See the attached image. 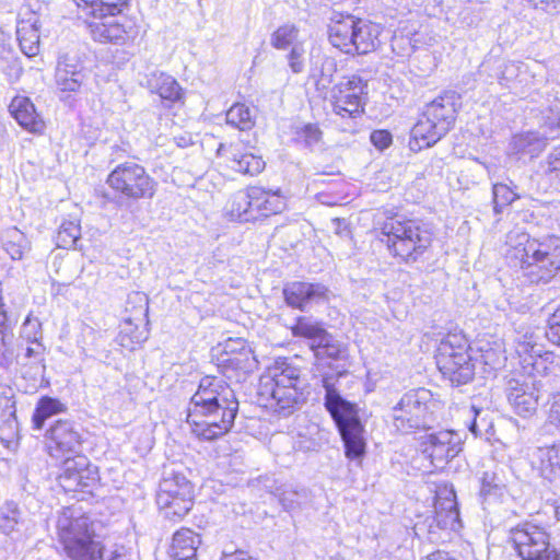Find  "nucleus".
<instances>
[{
  "label": "nucleus",
  "instance_id": "obj_1",
  "mask_svg": "<svg viewBox=\"0 0 560 560\" xmlns=\"http://www.w3.org/2000/svg\"><path fill=\"white\" fill-rule=\"evenodd\" d=\"M238 407L235 392L223 378L206 375L190 398L187 423L197 439L215 441L232 430Z\"/></svg>",
  "mask_w": 560,
  "mask_h": 560
},
{
  "label": "nucleus",
  "instance_id": "obj_2",
  "mask_svg": "<svg viewBox=\"0 0 560 560\" xmlns=\"http://www.w3.org/2000/svg\"><path fill=\"white\" fill-rule=\"evenodd\" d=\"M506 244L509 257L530 283L548 282L560 270V237L556 235L534 238L514 230L506 235Z\"/></svg>",
  "mask_w": 560,
  "mask_h": 560
},
{
  "label": "nucleus",
  "instance_id": "obj_3",
  "mask_svg": "<svg viewBox=\"0 0 560 560\" xmlns=\"http://www.w3.org/2000/svg\"><path fill=\"white\" fill-rule=\"evenodd\" d=\"M85 16L92 38L100 43L126 45L138 35L136 24L128 18L118 15L127 0H73Z\"/></svg>",
  "mask_w": 560,
  "mask_h": 560
},
{
  "label": "nucleus",
  "instance_id": "obj_4",
  "mask_svg": "<svg viewBox=\"0 0 560 560\" xmlns=\"http://www.w3.org/2000/svg\"><path fill=\"white\" fill-rule=\"evenodd\" d=\"M305 384L301 369L283 358L276 361L272 375L260 381L259 395L268 408L279 417L287 418L305 402Z\"/></svg>",
  "mask_w": 560,
  "mask_h": 560
},
{
  "label": "nucleus",
  "instance_id": "obj_5",
  "mask_svg": "<svg viewBox=\"0 0 560 560\" xmlns=\"http://www.w3.org/2000/svg\"><path fill=\"white\" fill-rule=\"evenodd\" d=\"M324 407L334 420L349 459H359L365 454L364 425L359 417L357 404L347 400L336 387L334 376L324 375Z\"/></svg>",
  "mask_w": 560,
  "mask_h": 560
},
{
  "label": "nucleus",
  "instance_id": "obj_6",
  "mask_svg": "<svg viewBox=\"0 0 560 560\" xmlns=\"http://www.w3.org/2000/svg\"><path fill=\"white\" fill-rule=\"evenodd\" d=\"M459 98L456 92L446 91L424 106L421 118L410 132L409 147L412 151L434 145L451 130L456 120Z\"/></svg>",
  "mask_w": 560,
  "mask_h": 560
},
{
  "label": "nucleus",
  "instance_id": "obj_7",
  "mask_svg": "<svg viewBox=\"0 0 560 560\" xmlns=\"http://www.w3.org/2000/svg\"><path fill=\"white\" fill-rule=\"evenodd\" d=\"M378 25L352 14L334 12L328 25L330 44L348 55H365L378 43Z\"/></svg>",
  "mask_w": 560,
  "mask_h": 560
},
{
  "label": "nucleus",
  "instance_id": "obj_8",
  "mask_svg": "<svg viewBox=\"0 0 560 560\" xmlns=\"http://www.w3.org/2000/svg\"><path fill=\"white\" fill-rule=\"evenodd\" d=\"M388 249L405 262L417 261L431 246L432 233L415 220L388 218L381 228Z\"/></svg>",
  "mask_w": 560,
  "mask_h": 560
},
{
  "label": "nucleus",
  "instance_id": "obj_9",
  "mask_svg": "<svg viewBox=\"0 0 560 560\" xmlns=\"http://www.w3.org/2000/svg\"><path fill=\"white\" fill-rule=\"evenodd\" d=\"M106 184L117 195L103 196L121 207L126 200L151 199L155 195L158 183L145 168L136 162H124L108 174Z\"/></svg>",
  "mask_w": 560,
  "mask_h": 560
},
{
  "label": "nucleus",
  "instance_id": "obj_10",
  "mask_svg": "<svg viewBox=\"0 0 560 560\" xmlns=\"http://www.w3.org/2000/svg\"><path fill=\"white\" fill-rule=\"evenodd\" d=\"M368 101V80L359 74L343 77L330 91L334 115L343 131H353Z\"/></svg>",
  "mask_w": 560,
  "mask_h": 560
},
{
  "label": "nucleus",
  "instance_id": "obj_11",
  "mask_svg": "<svg viewBox=\"0 0 560 560\" xmlns=\"http://www.w3.org/2000/svg\"><path fill=\"white\" fill-rule=\"evenodd\" d=\"M436 366L453 385H465L472 381L475 363L468 353V342L463 334H447L439 343Z\"/></svg>",
  "mask_w": 560,
  "mask_h": 560
},
{
  "label": "nucleus",
  "instance_id": "obj_12",
  "mask_svg": "<svg viewBox=\"0 0 560 560\" xmlns=\"http://www.w3.org/2000/svg\"><path fill=\"white\" fill-rule=\"evenodd\" d=\"M431 404L429 390L418 388L407 392L392 408L393 425L404 434L429 429L433 422Z\"/></svg>",
  "mask_w": 560,
  "mask_h": 560
},
{
  "label": "nucleus",
  "instance_id": "obj_13",
  "mask_svg": "<svg viewBox=\"0 0 560 560\" xmlns=\"http://www.w3.org/2000/svg\"><path fill=\"white\" fill-rule=\"evenodd\" d=\"M508 542L521 560H560L547 528L534 522L525 521L511 527Z\"/></svg>",
  "mask_w": 560,
  "mask_h": 560
},
{
  "label": "nucleus",
  "instance_id": "obj_14",
  "mask_svg": "<svg viewBox=\"0 0 560 560\" xmlns=\"http://www.w3.org/2000/svg\"><path fill=\"white\" fill-rule=\"evenodd\" d=\"M194 485L179 471H165L159 485L156 503L164 516L172 521H179L194 505Z\"/></svg>",
  "mask_w": 560,
  "mask_h": 560
},
{
  "label": "nucleus",
  "instance_id": "obj_15",
  "mask_svg": "<svg viewBox=\"0 0 560 560\" xmlns=\"http://www.w3.org/2000/svg\"><path fill=\"white\" fill-rule=\"evenodd\" d=\"M294 337L310 340V347L317 361L342 360L347 357L346 346L329 334L320 323L301 316L291 327Z\"/></svg>",
  "mask_w": 560,
  "mask_h": 560
},
{
  "label": "nucleus",
  "instance_id": "obj_16",
  "mask_svg": "<svg viewBox=\"0 0 560 560\" xmlns=\"http://www.w3.org/2000/svg\"><path fill=\"white\" fill-rule=\"evenodd\" d=\"M97 527H100L98 522L84 514L75 516L71 509H66L57 521L59 541L63 550H69L71 553H77L79 540L98 535Z\"/></svg>",
  "mask_w": 560,
  "mask_h": 560
},
{
  "label": "nucleus",
  "instance_id": "obj_17",
  "mask_svg": "<svg viewBox=\"0 0 560 560\" xmlns=\"http://www.w3.org/2000/svg\"><path fill=\"white\" fill-rule=\"evenodd\" d=\"M86 80L88 74L78 52L59 54L55 70V82L59 91L79 93Z\"/></svg>",
  "mask_w": 560,
  "mask_h": 560
},
{
  "label": "nucleus",
  "instance_id": "obj_18",
  "mask_svg": "<svg viewBox=\"0 0 560 560\" xmlns=\"http://www.w3.org/2000/svg\"><path fill=\"white\" fill-rule=\"evenodd\" d=\"M97 480L96 467H92L85 456L77 455L63 462L59 482L66 491H88Z\"/></svg>",
  "mask_w": 560,
  "mask_h": 560
},
{
  "label": "nucleus",
  "instance_id": "obj_19",
  "mask_svg": "<svg viewBox=\"0 0 560 560\" xmlns=\"http://www.w3.org/2000/svg\"><path fill=\"white\" fill-rule=\"evenodd\" d=\"M422 447V452L431 459L432 465L442 469L462 451L460 438L450 430L431 433L425 436Z\"/></svg>",
  "mask_w": 560,
  "mask_h": 560
},
{
  "label": "nucleus",
  "instance_id": "obj_20",
  "mask_svg": "<svg viewBox=\"0 0 560 560\" xmlns=\"http://www.w3.org/2000/svg\"><path fill=\"white\" fill-rule=\"evenodd\" d=\"M45 438L51 455H55L54 452L78 453L82 443L77 425L69 420H57L46 430Z\"/></svg>",
  "mask_w": 560,
  "mask_h": 560
},
{
  "label": "nucleus",
  "instance_id": "obj_21",
  "mask_svg": "<svg viewBox=\"0 0 560 560\" xmlns=\"http://www.w3.org/2000/svg\"><path fill=\"white\" fill-rule=\"evenodd\" d=\"M506 397L515 412L522 417L532 416L538 406V392L534 383L510 380Z\"/></svg>",
  "mask_w": 560,
  "mask_h": 560
},
{
  "label": "nucleus",
  "instance_id": "obj_22",
  "mask_svg": "<svg viewBox=\"0 0 560 560\" xmlns=\"http://www.w3.org/2000/svg\"><path fill=\"white\" fill-rule=\"evenodd\" d=\"M424 526L428 528L430 540L435 539V528L451 530L459 528V512L456 502L454 500L438 502L435 504V514L433 516H428L423 524H416L415 529L418 533L422 530Z\"/></svg>",
  "mask_w": 560,
  "mask_h": 560
},
{
  "label": "nucleus",
  "instance_id": "obj_23",
  "mask_svg": "<svg viewBox=\"0 0 560 560\" xmlns=\"http://www.w3.org/2000/svg\"><path fill=\"white\" fill-rule=\"evenodd\" d=\"M328 289L320 283L291 282L283 288L288 305L304 310L310 303L326 300Z\"/></svg>",
  "mask_w": 560,
  "mask_h": 560
},
{
  "label": "nucleus",
  "instance_id": "obj_24",
  "mask_svg": "<svg viewBox=\"0 0 560 560\" xmlns=\"http://www.w3.org/2000/svg\"><path fill=\"white\" fill-rule=\"evenodd\" d=\"M9 112L26 131L38 135L43 133L45 121L28 97L22 95L13 97L9 105Z\"/></svg>",
  "mask_w": 560,
  "mask_h": 560
},
{
  "label": "nucleus",
  "instance_id": "obj_25",
  "mask_svg": "<svg viewBox=\"0 0 560 560\" xmlns=\"http://www.w3.org/2000/svg\"><path fill=\"white\" fill-rule=\"evenodd\" d=\"M336 72L337 61L335 58L322 54L311 55L308 78L319 95L325 96L327 94Z\"/></svg>",
  "mask_w": 560,
  "mask_h": 560
},
{
  "label": "nucleus",
  "instance_id": "obj_26",
  "mask_svg": "<svg viewBox=\"0 0 560 560\" xmlns=\"http://www.w3.org/2000/svg\"><path fill=\"white\" fill-rule=\"evenodd\" d=\"M145 86L151 93L172 103L180 101L183 96V89L176 79L163 71L155 70L147 74Z\"/></svg>",
  "mask_w": 560,
  "mask_h": 560
},
{
  "label": "nucleus",
  "instance_id": "obj_27",
  "mask_svg": "<svg viewBox=\"0 0 560 560\" xmlns=\"http://www.w3.org/2000/svg\"><path fill=\"white\" fill-rule=\"evenodd\" d=\"M201 544L200 535L190 528L183 527L174 533L170 556L174 560H192Z\"/></svg>",
  "mask_w": 560,
  "mask_h": 560
},
{
  "label": "nucleus",
  "instance_id": "obj_28",
  "mask_svg": "<svg viewBox=\"0 0 560 560\" xmlns=\"http://www.w3.org/2000/svg\"><path fill=\"white\" fill-rule=\"evenodd\" d=\"M259 194L257 186L235 192L230 201L229 211L231 217L244 222L257 219L255 207Z\"/></svg>",
  "mask_w": 560,
  "mask_h": 560
},
{
  "label": "nucleus",
  "instance_id": "obj_29",
  "mask_svg": "<svg viewBox=\"0 0 560 560\" xmlns=\"http://www.w3.org/2000/svg\"><path fill=\"white\" fill-rule=\"evenodd\" d=\"M218 153H229L231 155L232 168L238 173L255 176L261 173L266 166L265 161L261 156L253 153L240 154L237 150L232 145H225L221 143L218 148Z\"/></svg>",
  "mask_w": 560,
  "mask_h": 560
},
{
  "label": "nucleus",
  "instance_id": "obj_30",
  "mask_svg": "<svg viewBox=\"0 0 560 560\" xmlns=\"http://www.w3.org/2000/svg\"><path fill=\"white\" fill-rule=\"evenodd\" d=\"M546 138L534 131L517 133L510 142L511 154L533 160L546 148Z\"/></svg>",
  "mask_w": 560,
  "mask_h": 560
},
{
  "label": "nucleus",
  "instance_id": "obj_31",
  "mask_svg": "<svg viewBox=\"0 0 560 560\" xmlns=\"http://www.w3.org/2000/svg\"><path fill=\"white\" fill-rule=\"evenodd\" d=\"M506 493V485L504 477L497 470L483 471L480 478L479 497L482 504L497 502Z\"/></svg>",
  "mask_w": 560,
  "mask_h": 560
},
{
  "label": "nucleus",
  "instance_id": "obj_32",
  "mask_svg": "<svg viewBox=\"0 0 560 560\" xmlns=\"http://www.w3.org/2000/svg\"><path fill=\"white\" fill-rule=\"evenodd\" d=\"M67 410L65 404H62L59 399L43 396L37 401L33 416H32V429L34 431H40L44 429L45 421L52 416L62 413Z\"/></svg>",
  "mask_w": 560,
  "mask_h": 560
},
{
  "label": "nucleus",
  "instance_id": "obj_33",
  "mask_svg": "<svg viewBox=\"0 0 560 560\" xmlns=\"http://www.w3.org/2000/svg\"><path fill=\"white\" fill-rule=\"evenodd\" d=\"M16 34L22 52L27 57L36 56L39 51V20L22 22Z\"/></svg>",
  "mask_w": 560,
  "mask_h": 560
},
{
  "label": "nucleus",
  "instance_id": "obj_34",
  "mask_svg": "<svg viewBox=\"0 0 560 560\" xmlns=\"http://www.w3.org/2000/svg\"><path fill=\"white\" fill-rule=\"evenodd\" d=\"M258 191L260 194L257 195L258 201L255 207L257 217H269L280 213L285 209L287 202L279 188L276 190H266L262 187H258Z\"/></svg>",
  "mask_w": 560,
  "mask_h": 560
},
{
  "label": "nucleus",
  "instance_id": "obj_35",
  "mask_svg": "<svg viewBox=\"0 0 560 560\" xmlns=\"http://www.w3.org/2000/svg\"><path fill=\"white\" fill-rule=\"evenodd\" d=\"M2 247L13 260L22 259L30 249V242L25 234L16 228L7 229L1 236Z\"/></svg>",
  "mask_w": 560,
  "mask_h": 560
},
{
  "label": "nucleus",
  "instance_id": "obj_36",
  "mask_svg": "<svg viewBox=\"0 0 560 560\" xmlns=\"http://www.w3.org/2000/svg\"><path fill=\"white\" fill-rule=\"evenodd\" d=\"M104 544L101 535L90 536L78 541L77 553L65 550L71 560H94L100 552L104 551Z\"/></svg>",
  "mask_w": 560,
  "mask_h": 560
},
{
  "label": "nucleus",
  "instance_id": "obj_37",
  "mask_svg": "<svg viewBox=\"0 0 560 560\" xmlns=\"http://www.w3.org/2000/svg\"><path fill=\"white\" fill-rule=\"evenodd\" d=\"M255 364L256 360L253 357L252 350H245V352H238L236 355L221 359V366L224 373L235 372L236 376L252 372Z\"/></svg>",
  "mask_w": 560,
  "mask_h": 560
},
{
  "label": "nucleus",
  "instance_id": "obj_38",
  "mask_svg": "<svg viewBox=\"0 0 560 560\" xmlns=\"http://www.w3.org/2000/svg\"><path fill=\"white\" fill-rule=\"evenodd\" d=\"M516 186L513 187L503 184L497 183L492 186V203L494 213L501 214L503 209L510 205H512L515 200L520 199L522 196L516 191Z\"/></svg>",
  "mask_w": 560,
  "mask_h": 560
},
{
  "label": "nucleus",
  "instance_id": "obj_39",
  "mask_svg": "<svg viewBox=\"0 0 560 560\" xmlns=\"http://www.w3.org/2000/svg\"><path fill=\"white\" fill-rule=\"evenodd\" d=\"M80 236V222L78 220H65L58 229L56 244L60 248H74Z\"/></svg>",
  "mask_w": 560,
  "mask_h": 560
},
{
  "label": "nucleus",
  "instance_id": "obj_40",
  "mask_svg": "<svg viewBox=\"0 0 560 560\" xmlns=\"http://www.w3.org/2000/svg\"><path fill=\"white\" fill-rule=\"evenodd\" d=\"M279 501L285 511H293L308 499V491L304 487L284 486L278 489Z\"/></svg>",
  "mask_w": 560,
  "mask_h": 560
},
{
  "label": "nucleus",
  "instance_id": "obj_41",
  "mask_svg": "<svg viewBox=\"0 0 560 560\" xmlns=\"http://www.w3.org/2000/svg\"><path fill=\"white\" fill-rule=\"evenodd\" d=\"M541 469L551 480L560 479V444L541 450Z\"/></svg>",
  "mask_w": 560,
  "mask_h": 560
},
{
  "label": "nucleus",
  "instance_id": "obj_42",
  "mask_svg": "<svg viewBox=\"0 0 560 560\" xmlns=\"http://www.w3.org/2000/svg\"><path fill=\"white\" fill-rule=\"evenodd\" d=\"M20 521L21 511L15 502L8 501L0 508V530L3 534L10 535L18 530Z\"/></svg>",
  "mask_w": 560,
  "mask_h": 560
},
{
  "label": "nucleus",
  "instance_id": "obj_43",
  "mask_svg": "<svg viewBox=\"0 0 560 560\" xmlns=\"http://www.w3.org/2000/svg\"><path fill=\"white\" fill-rule=\"evenodd\" d=\"M226 122L242 131L249 130L254 126L250 109L244 104H234L226 112Z\"/></svg>",
  "mask_w": 560,
  "mask_h": 560
},
{
  "label": "nucleus",
  "instance_id": "obj_44",
  "mask_svg": "<svg viewBox=\"0 0 560 560\" xmlns=\"http://www.w3.org/2000/svg\"><path fill=\"white\" fill-rule=\"evenodd\" d=\"M300 30L294 24H284L279 26L272 34L270 43L276 49H287L295 45Z\"/></svg>",
  "mask_w": 560,
  "mask_h": 560
},
{
  "label": "nucleus",
  "instance_id": "obj_45",
  "mask_svg": "<svg viewBox=\"0 0 560 560\" xmlns=\"http://www.w3.org/2000/svg\"><path fill=\"white\" fill-rule=\"evenodd\" d=\"M524 66L516 63V62H509L504 66V69L502 71V75L500 78V84L505 85L510 89H513L514 86L510 85V83H522L523 82V75H526V71H522V68Z\"/></svg>",
  "mask_w": 560,
  "mask_h": 560
},
{
  "label": "nucleus",
  "instance_id": "obj_46",
  "mask_svg": "<svg viewBox=\"0 0 560 560\" xmlns=\"http://www.w3.org/2000/svg\"><path fill=\"white\" fill-rule=\"evenodd\" d=\"M542 173L550 180H560V147L555 148L541 164Z\"/></svg>",
  "mask_w": 560,
  "mask_h": 560
},
{
  "label": "nucleus",
  "instance_id": "obj_47",
  "mask_svg": "<svg viewBox=\"0 0 560 560\" xmlns=\"http://www.w3.org/2000/svg\"><path fill=\"white\" fill-rule=\"evenodd\" d=\"M0 70L4 73L10 83L19 81L23 73L21 61L15 55L9 56V58L4 60H0Z\"/></svg>",
  "mask_w": 560,
  "mask_h": 560
},
{
  "label": "nucleus",
  "instance_id": "obj_48",
  "mask_svg": "<svg viewBox=\"0 0 560 560\" xmlns=\"http://www.w3.org/2000/svg\"><path fill=\"white\" fill-rule=\"evenodd\" d=\"M322 139V131L317 125L306 124L296 131V140L307 148H313Z\"/></svg>",
  "mask_w": 560,
  "mask_h": 560
},
{
  "label": "nucleus",
  "instance_id": "obj_49",
  "mask_svg": "<svg viewBox=\"0 0 560 560\" xmlns=\"http://www.w3.org/2000/svg\"><path fill=\"white\" fill-rule=\"evenodd\" d=\"M21 336L28 342H38L43 337L40 322L27 316L22 325Z\"/></svg>",
  "mask_w": 560,
  "mask_h": 560
},
{
  "label": "nucleus",
  "instance_id": "obj_50",
  "mask_svg": "<svg viewBox=\"0 0 560 560\" xmlns=\"http://www.w3.org/2000/svg\"><path fill=\"white\" fill-rule=\"evenodd\" d=\"M304 47L302 44L293 45L290 52L287 56L289 67L291 71L295 74L304 71L305 60H304Z\"/></svg>",
  "mask_w": 560,
  "mask_h": 560
},
{
  "label": "nucleus",
  "instance_id": "obj_51",
  "mask_svg": "<svg viewBox=\"0 0 560 560\" xmlns=\"http://www.w3.org/2000/svg\"><path fill=\"white\" fill-rule=\"evenodd\" d=\"M529 8L546 13L557 15L560 13V0H523Z\"/></svg>",
  "mask_w": 560,
  "mask_h": 560
},
{
  "label": "nucleus",
  "instance_id": "obj_52",
  "mask_svg": "<svg viewBox=\"0 0 560 560\" xmlns=\"http://www.w3.org/2000/svg\"><path fill=\"white\" fill-rule=\"evenodd\" d=\"M245 350H252L245 339L230 338L225 341V343L223 346V353L221 354V359L226 358V357L236 355V353L245 352Z\"/></svg>",
  "mask_w": 560,
  "mask_h": 560
},
{
  "label": "nucleus",
  "instance_id": "obj_53",
  "mask_svg": "<svg viewBox=\"0 0 560 560\" xmlns=\"http://www.w3.org/2000/svg\"><path fill=\"white\" fill-rule=\"evenodd\" d=\"M370 141L376 149L383 151L392 144L393 138L388 130L378 129L371 132Z\"/></svg>",
  "mask_w": 560,
  "mask_h": 560
},
{
  "label": "nucleus",
  "instance_id": "obj_54",
  "mask_svg": "<svg viewBox=\"0 0 560 560\" xmlns=\"http://www.w3.org/2000/svg\"><path fill=\"white\" fill-rule=\"evenodd\" d=\"M481 413H482L481 408H477L475 405H472L470 407L469 415L472 416V420H471L470 424L468 425V429L476 436L481 435L482 431L485 430V427L487 425L486 419L480 418Z\"/></svg>",
  "mask_w": 560,
  "mask_h": 560
},
{
  "label": "nucleus",
  "instance_id": "obj_55",
  "mask_svg": "<svg viewBox=\"0 0 560 560\" xmlns=\"http://www.w3.org/2000/svg\"><path fill=\"white\" fill-rule=\"evenodd\" d=\"M13 335L0 331V366H7L12 362L13 352L8 349V340H11Z\"/></svg>",
  "mask_w": 560,
  "mask_h": 560
},
{
  "label": "nucleus",
  "instance_id": "obj_56",
  "mask_svg": "<svg viewBox=\"0 0 560 560\" xmlns=\"http://www.w3.org/2000/svg\"><path fill=\"white\" fill-rule=\"evenodd\" d=\"M545 125L550 129L560 128V103L548 108V113L545 114Z\"/></svg>",
  "mask_w": 560,
  "mask_h": 560
},
{
  "label": "nucleus",
  "instance_id": "obj_57",
  "mask_svg": "<svg viewBox=\"0 0 560 560\" xmlns=\"http://www.w3.org/2000/svg\"><path fill=\"white\" fill-rule=\"evenodd\" d=\"M548 423L555 425L560 431V393L553 397L548 415Z\"/></svg>",
  "mask_w": 560,
  "mask_h": 560
},
{
  "label": "nucleus",
  "instance_id": "obj_58",
  "mask_svg": "<svg viewBox=\"0 0 560 560\" xmlns=\"http://www.w3.org/2000/svg\"><path fill=\"white\" fill-rule=\"evenodd\" d=\"M545 335L548 341L560 347V323L547 320Z\"/></svg>",
  "mask_w": 560,
  "mask_h": 560
},
{
  "label": "nucleus",
  "instance_id": "obj_59",
  "mask_svg": "<svg viewBox=\"0 0 560 560\" xmlns=\"http://www.w3.org/2000/svg\"><path fill=\"white\" fill-rule=\"evenodd\" d=\"M13 55H15V54L12 48L10 35L0 31V60H4V59L9 58V56H13Z\"/></svg>",
  "mask_w": 560,
  "mask_h": 560
},
{
  "label": "nucleus",
  "instance_id": "obj_60",
  "mask_svg": "<svg viewBox=\"0 0 560 560\" xmlns=\"http://www.w3.org/2000/svg\"><path fill=\"white\" fill-rule=\"evenodd\" d=\"M220 560H258L252 556L248 551L237 549L232 552L224 551Z\"/></svg>",
  "mask_w": 560,
  "mask_h": 560
},
{
  "label": "nucleus",
  "instance_id": "obj_61",
  "mask_svg": "<svg viewBox=\"0 0 560 560\" xmlns=\"http://www.w3.org/2000/svg\"><path fill=\"white\" fill-rule=\"evenodd\" d=\"M4 304L0 306V331L8 332L9 335H13V325L10 322L7 312L3 308Z\"/></svg>",
  "mask_w": 560,
  "mask_h": 560
},
{
  "label": "nucleus",
  "instance_id": "obj_62",
  "mask_svg": "<svg viewBox=\"0 0 560 560\" xmlns=\"http://www.w3.org/2000/svg\"><path fill=\"white\" fill-rule=\"evenodd\" d=\"M129 144L122 143L121 145L115 144L112 147L110 162L126 156L129 153Z\"/></svg>",
  "mask_w": 560,
  "mask_h": 560
},
{
  "label": "nucleus",
  "instance_id": "obj_63",
  "mask_svg": "<svg viewBox=\"0 0 560 560\" xmlns=\"http://www.w3.org/2000/svg\"><path fill=\"white\" fill-rule=\"evenodd\" d=\"M37 343V347L36 348H32V347H27L26 348V351H25V357L26 358H33L35 359L37 362H40L43 361V355H42V345L38 342Z\"/></svg>",
  "mask_w": 560,
  "mask_h": 560
},
{
  "label": "nucleus",
  "instance_id": "obj_64",
  "mask_svg": "<svg viewBox=\"0 0 560 560\" xmlns=\"http://www.w3.org/2000/svg\"><path fill=\"white\" fill-rule=\"evenodd\" d=\"M94 560H126L122 555L115 551H108L104 548V551L100 552Z\"/></svg>",
  "mask_w": 560,
  "mask_h": 560
}]
</instances>
